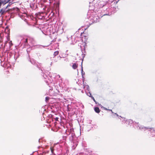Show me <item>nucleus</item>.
Segmentation results:
<instances>
[{"label": "nucleus", "mask_w": 155, "mask_h": 155, "mask_svg": "<svg viewBox=\"0 0 155 155\" xmlns=\"http://www.w3.org/2000/svg\"><path fill=\"white\" fill-rule=\"evenodd\" d=\"M84 87L85 89V90H87V91H89V87L88 85H84Z\"/></svg>", "instance_id": "1"}, {"label": "nucleus", "mask_w": 155, "mask_h": 155, "mask_svg": "<svg viewBox=\"0 0 155 155\" xmlns=\"http://www.w3.org/2000/svg\"><path fill=\"white\" fill-rule=\"evenodd\" d=\"M78 66V65L77 64L75 63H74L73 64L72 67L73 69H75L77 68Z\"/></svg>", "instance_id": "2"}, {"label": "nucleus", "mask_w": 155, "mask_h": 155, "mask_svg": "<svg viewBox=\"0 0 155 155\" xmlns=\"http://www.w3.org/2000/svg\"><path fill=\"white\" fill-rule=\"evenodd\" d=\"M94 110L97 113H99L100 112L99 108L97 107H96L94 108Z\"/></svg>", "instance_id": "3"}, {"label": "nucleus", "mask_w": 155, "mask_h": 155, "mask_svg": "<svg viewBox=\"0 0 155 155\" xmlns=\"http://www.w3.org/2000/svg\"><path fill=\"white\" fill-rule=\"evenodd\" d=\"M139 129L141 130H145L146 129H147V128H146V127H143V126H140V127H139Z\"/></svg>", "instance_id": "4"}, {"label": "nucleus", "mask_w": 155, "mask_h": 155, "mask_svg": "<svg viewBox=\"0 0 155 155\" xmlns=\"http://www.w3.org/2000/svg\"><path fill=\"white\" fill-rule=\"evenodd\" d=\"M59 53V52L58 51H56L54 52V56H56Z\"/></svg>", "instance_id": "5"}, {"label": "nucleus", "mask_w": 155, "mask_h": 155, "mask_svg": "<svg viewBox=\"0 0 155 155\" xmlns=\"http://www.w3.org/2000/svg\"><path fill=\"white\" fill-rule=\"evenodd\" d=\"M87 95L88 96H89L91 97V94L90 92L88 93L87 94Z\"/></svg>", "instance_id": "6"}, {"label": "nucleus", "mask_w": 155, "mask_h": 155, "mask_svg": "<svg viewBox=\"0 0 155 155\" xmlns=\"http://www.w3.org/2000/svg\"><path fill=\"white\" fill-rule=\"evenodd\" d=\"M51 152L52 153H53V150H54L53 148V147H51Z\"/></svg>", "instance_id": "7"}, {"label": "nucleus", "mask_w": 155, "mask_h": 155, "mask_svg": "<svg viewBox=\"0 0 155 155\" xmlns=\"http://www.w3.org/2000/svg\"><path fill=\"white\" fill-rule=\"evenodd\" d=\"M91 97V98H92V99H93V101H94L95 102H96V101H95V100L94 99V97H92V96Z\"/></svg>", "instance_id": "8"}, {"label": "nucleus", "mask_w": 155, "mask_h": 155, "mask_svg": "<svg viewBox=\"0 0 155 155\" xmlns=\"http://www.w3.org/2000/svg\"><path fill=\"white\" fill-rule=\"evenodd\" d=\"M45 100L46 101H47L49 100V97H46L45 98Z\"/></svg>", "instance_id": "9"}, {"label": "nucleus", "mask_w": 155, "mask_h": 155, "mask_svg": "<svg viewBox=\"0 0 155 155\" xmlns=\"http://www.w3.org/2000/svg\"><path fill=\"white\" fill-rule=\"evenodd\" d=\"M10 0H8V1H5V3H7V2H8V1H10Z\"/></svg>", "instance_id": "10"}, {"label": "nucleus", "mask_w": 155, "mask_h": 155, "mask_svg": "<svg viewBox=\"0 0 155 155\" xmlns=\"http://www.w3.org/2000/svg\"><path fill=\"white\" fill-rule=\"evenodd\" d=\"M58 117H56V118H55V120H58Z\"/></svg>", "instance_id": "11"}, {"label": "nucleus", "mask_w": 155, "mask_h": 155, "mask_svg": "<svg viewBox=\"0 0 155 155\" xmlns=\"http://www.w3.org/2000/svg\"><path fill=\"white\" fill-rule=\"evenodd\" d=\"M109 110L110 111H111V112H112V113H113V112L112 111V110Z\"/></svg>", "instance_id": "12"}, {"label": "nucleus", "mask_w": 155, "mask_h": 155, "mask_svg": "<svg viewBox=\"0 0 155 155\" xmlns=\"http://www.w3.org/2000/svg\"><path fill=\"white\" fill-rule=\"evenodd\" d=\"M27 42V39H26L25 40V42Z\"/></svg>", "instance_id": "13"}, {"label": "nucleus", "mask_w": 155, "mask_h": 155, "mask_svg": "<svg viewBox=\"0 0 155 155\" xmlns=\"http://www.w3.org/2000/svg\"><path fill=\"white\" fill-rule=\"evenodd\" d=\"M104 108L105 110H108V109L106 108Z\"/></svg>", "instance_id": "14"}, {"label": "nucleus", "mask_w": 155, "mask_h": 155, "mask_svg": "<svg viewBox=\"0 0 155 155\" xmlns=\"http://www.w3.org/2000/svg\"><path fill=\"white\" fill-rule=\"evenodd\" d=\"M82 62L81 64H82ZM81 70H82V71L83 70V69H82V65L81 66Z\"/></svg>", "instance_id": "15"}, {"label": "nucleus", "mask_w": 155, "mask_h": 155, "mask_svg": "<svg viewBox=\"0 0 155 155\" xmlns=\"http://www.w3.org/2000/svg\"><path fill=\"white\" fill-rule=\"evenodd\" d=\"M115 114H116V115H117V116H118V114H117L115 113Z\"/></svg>", "instance_id": "16"}, {"label": "nucleus", "mask_w": 155, "mask_h": 155, "mask_svg": "<svg viewBox=\"0 0 155 155\" xmlns=\"http://www.w3.org/2000/svg\"><path fill=\"white\" fill-rule=\"evenodd\" d=\"M1 5V2H0V6Z\"/></svg>", "instance_id": "17"}]
</instances>
